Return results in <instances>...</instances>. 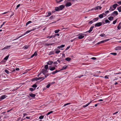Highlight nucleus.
Wrapping results in <instances>:
<instances>
[{"mask_svg":"<svg viewBox=\"0 0 121 121\" xmlns=\"http://www.w3.org/2000/svg\"><path fill=\"white\" fill-rule=\"evenodd\" d=\"M36 29V28H33L32 29H31L30 30H28L27 31H26V32L24 34H23V35H22L19 36L17 39H15L13 40V41L15 40H16V39H19V38H20L21 37H22V36H23L25 35L28 34V33H29V32H30L31 31H32L35 30Z\"/></svg>","mask_w":121,"mask_h":121,"instance_id":"f257e3e1","label":"nucleus"},{"mask_svg":"<svg viewBox=\"0 0 121 121\" xmlns=\"http://www.w3.org/2000/svg\"><path fill=\"white\" fill-rule=\"evenodd\" d=\"M45 79L44 77H40L38 78H34L32 79V82L34 81L35 80H37L42 79V80H44Z\"/></svg>","mask_w":121,"mask_h":121,"instance_id":"f03ea898","label":"nucleus"},{"mask_svg":"<svg viewBox=\"0 0 121 121\" xmlns=\"http://www.w3.org/2000/svg\"><path fill=\"white\" fill-rule=\"evenodd\" d=\"M109 40V39H106L104 40H103L101 41H100L99 42H98L97 43V44H102V43H104L105 42H107V41H108Z\"/></svg>","mask_w":121,"mask_h":121,"instance_id":"7ed1b4c3","label":"nucleus"},{"mask_svg":"<svg viewBox=\"0 0 121 121\" xmlns=\"http://www.w3.org/2000/svg\"><path fill=\"white\" fill-rule=\"evenodd\" d=\"M66 3L65 4V6L66 7H69L72 5L71 3L69 1H66Z\"/></svg>","mask_w":121,"mask_h":121,"instance_id":"20e7f679","label":"nucleus"},{"mask_svg":"<svg viewBox=\"0 0 121 121\" xmlns=\"http://www.w3.org/2000/svg\"><path fill=\"white\" fill-rule=\"evenodd\" d=\"M84 34H80L78 35V38L79 39H81L83 38L84 36Z\"/></svg>","mask_w":121,"mask_h":121,"instance_id":"39448f33","label":"nucleus"},{"mask_svg":"<svg viewBox=\"0 0 121 121\" xmlns=\"http://www.w3.org/2000/svg\"><path fill=\"white\" fill-rule=\"evenodd\" d=\"M118 14V13L117 11H115L111 14V15L113 16H116Z\"/></svg>","mask_w":121,"mask_h":121,"instance_id":"423d86ee","label":"nucleus"},{"mask_svg":"<svg viewBox=\"0 0 121 121\" xmlns=\"http://www.w3.org/2000/svg\"><path fill=\"white\" fill-rule=\"evenodd\" d=\"M102 23L99 22L95 24V26L98 27L101 26L102 25Z\"/></svg>","mask_w":121,"mask_h":121,"instance_id":"0eeeda50","label":"nucleus"},{"mask_svg":"<svg viewBox=\"0 0 121 121\" xmlns=\"http://www.w3.org/2000/svg\"><path fill=\"white\" fill-rule=\"evenodd\" d=\"M48 69H42V72L43 73V74H45L46 73H47L48 72V71L47 70Z\"/></svg>","mask_w":121,"mask_h":121,"instance_id":"6e6552de","label":"nucleus"},{"mask_svg":"<svg viewBox=\"0 0 121 121\" xmlns=\"http://www.w3.org/2000/svg\"><path fill=\"white\" fill-rule=\"evenodd\" d=\"M102 8V7L100 6H97L94 8V10H98V9L100 10Z\"/></svg>","mask_w":121,"mask_h":121,"instance_id":"1a4fd4ad","label":"nucleus"},{"mask_svg":"<svg viewBox=\"0 0 121 121\" xmlns=\"http://www.w3.org/2000/svg\"><path fill=\"white\" fill-rule=\"evenodd\" d=\"M7 97V96L6 95H3L0 96V99H1V100H2L3 99H4Z\"/></svg>","mask_w":121,"mask_h":121,"instance_id":"9d476101","label":"nucleus"},{"mask_svg":"<svg viewBox=\"0 0 121 121\" xmlns=\"http://www.w3.org/2000/svg\"><path fill=\"white\" fill-rule=\"evenodd\" d=\"M37 53L36 52H35L31 56V58H32L34 56H37Z\"/></svg>","mask_w":121,"mask_h":121,"instance_id":"9b49d317","label":"nucleus"},{"mask_svg":"<svg viewBox=\"0 0 121 121\" xmlns=\"http://www.w3.org/2000/svg\"><path fill=\"white\" fill-rule=\"evenodd\" d=\"M94 26H92L90 28L89 30L88 31V32H89V33L91 32L93 28H94Z\"/></svg>","mask_w":121,"mask_h":121,"instance_id":"f8f14e48","label":"nucleus"},{"mask_svg":"<svg viewBox=\"0 0 121 121\" xmlns=\"http://www.w3.org/2000/svg\"><path fill=\"white\" fill-rule=\"evenodd\" d=\"M118 6V5L117 4H115L112 5V6L113 7V8L115 10L116 9L117 7Z\"/></svg>","mask_w":121,"mask_h":121,"instance_id":"ddd939ff","label":"nucleus"},{"mask_svg":"<svg viewBox=\"0 0 121 121\" xmlns=\"http://www.w3.org/2000/svg\"><path fill=\"white\" fill-rule=\"evenodd\" d=\"M92 101H91L90 102L88 103L86 105H83V108H85L87 106L91 103Z\"/></svg>","mask_w":121,"mask_h":121,"instance_id":"4468645a","label":"nucleus"},{"mask_svg":"<svg viewBox=\"0 0 121 121\" xmlns=\"http://www.w3.org/2000/svg\"><path fill=\"white\" fill-rule=\"evenodd\" d=\"M11 47V46L9 45V46H6L5 47H4L2 49V50H3L5 49H7Z\"/></svg>","mask_w":121,"mask_h":121,"instance_id":"2eb2a0df","label":"nucleus"},{"mask_svg":"<svg viewBox=\"0 0 121 121\" xmlns=\"http://www.w3.org/2000/svg\"><path fill=\"white\" fill-rule=\"evenodd\" d=\"M115 49L116 50H121V47L119 46L115 48Z\"/></svg>","mask_w":121,"mask_h":121,"instance_id":"dca6fc26","label":"nucleus"},{"mask_svg":"<svg viewBox=\"0 0 121 121\" xmlns=\"http://www.w3.org/2000/svg\"><path fill=\"white\" fill-rule=\"evenodd\" d=\"M115 9H114V8H113L112 6H111L110 7L109 9V10L110 11H113Z\"/></svg>","mask_w":121,"mask_h":121,"instance_id":"f3484780","label":"nucleus"},{"mask_svg":"<svg viewBox=\"0 0 121 121\" xmlns=\"http://www.w3.org/2000/svg\"><path fill=\"white\" fill-rule=\"evenodd\" d=\"M67 65H64L61 69V70H63L64 69H65L67 68Z\"/></svg>","mask_w":121,"mask_h":121,"instance_id":"a211bd4d","label":"nucleus"},{"mask_svg":"<svg viewBox=\"0 0 121 121\" xmlns=\"http://www.w3.org/2000/svg\"><path fill=\"white\" fill-rule=\"evenodd\" d=\"M60 71V70H56V71H54L53 72H52V73L53 74H55L56 73L58 72H59Z\"/></svg>","mask_w":121,"mask_h":121,"instance_id":"6ab92c4d","label":"nucleus"},{"mask_svg":"<svg viewBox=\"0 0 121 121\" xmlns=\"http://www.w3.org/2000/svg\"><path fill=\"white\" fill-rule=\"evenodd\" d=\"M55 37V36L54 35H51L50 36H47L46 37V38L50 39L52 38H54Z\"/></svg>","mask_w":121,"mask_h":121,"instance_id":"aec40b11","label":"nucleus"},{"mask_svg":"<svg viewBox=\"0 0 121 121\" xmlns=\"http://www.w3.org/2000/svg\"><path fill=\"white\" fill-rule=\"evenodd\" d=\"M60 9V10H62L64 7V6L63 5H61L59 7Z\"/></svg>","mask_w":121,"mask_h":121,"instance_id":"412c9836","label":"nucleus"},{"mask_svg":"<svg viewBox=\"0 0 121 121\" xmlns=\"http://www.w3.org/2000/svg\"><path fill=\"white\" fill-rule=\"evenodd\" d=\"M108 19L109 20L112 21L113 20V17H108Z\"/></svg>","mask_w":121,"mask_h":121,"instance_id":"4be33fe9","label":"nucleus"},{"mask_svg":"<svg viewBox=\"0 0 121 121\" xmlns=\"http://www.w3.org/2000/svg\"><path fill=\"white\" fill-rule=\"evenodd\" d=\"M29 95L30 96L32 97H34L35 96V95L32 93L30 94Z\"/></svg>","mask_w":121,"mask_h":121,"instance_id":"5701e85b","label":"nucleus"},{"mask_svg":"<svg viewBox=\"0 0 121 121\" xmlns=\"http://www.w3.org/2000/svg\"><path fill=\"white\" fill-rule=\"evenodd\" d=\"M99 18V17H97L93 19V21H94V22H95L98 21V20Z\"/></svg>","mask_w":121,"mask_h":121,"instance_id":"b1692460","label":"nucleus"},{"mask_svg":"<svg viewBox=\"0 0 121 121\" xmlns=\"http://www.w3.org/2000/svg\"><path fill=\"white\" fill-rule=\"evenodd\" d=\"M53 62L52 61H49L48 62H47V63L48 65H50L52 64Z\"/></svg>","mask_w":121,"mask_h":121,"instance_id":"393cba45","label":"nucleus"},{"mask_svg":"<svg viewBox=\"0 0 121 121\" xmlns=\"http://www.w3.org/2000/svg\"><path fill=\"white\" fill-rule=\"evenodd\" d=\"M55 69V67H51L50 68V70L51 71H53Z\"/></svg>","mask_w":121,"mask_h":121,"instance_id":"a878e982","label":"nucleus"},{"mask_svg":"<svg viewBox=\"0 0 121 121\" xmlns=\"http://www.w3.org/2000/svg\"><path fill=\"white\" fill-rule=\"evenodd\" d=\"M9 55H8L7 56H6L4 58V60H7L8 58H9Z\"/></svg>","mask_w":121,"mask_h":121,"instance_id":"bb28decb","label":"nucleus"},{"mask_svg":"<svg viewBox=\"0 0 121 121\" xmlns=\"http://www.w3.org/2000/svg\"><path fill=\"white\" fill-rule=\"evenodd\" d=\"M117 9L119 12H121V6L117 8Z\"/></svg>","mask_w":121,"mask_h":121,"instance_id":"cd10ccee","label":"nucleus"},{"mask_svg":"<svg viewBox=\"0 0 121 121\" xmlns=\"http://www.w3.org/2000/svg\"><path fill=\"white\" fill-rule=\"evenodd\" d=\"M65 60L67 61H69L71 60V59L69 57H67L65 59Z\"/></svg>","mask_w":121,"mask_h":121,"instance_id":"c85d7f7f","label":"nucleus"},{"mask_svg":"<svg viewBox=\"0 0 121 121\" xmlns=\"http://www.w3.org/2000/svg\"><path fill=\"white\" fill-rule=\"evenodd\" d=\"M55 10L56 11H58L60 10V9L59 7H56L55 8Z\"/></svg>","mask_w":121,"mask_h":121,"instance_id":"c756f323","label":"nucleus"},{"mask_svg":"<svg viewBox=\"0 0 121 121\" xmlns=\"http://www.w3.org/2000/svg\"><path fill=\"white\" fill-rule=\"evenodd\" d=\"M37 85L35 84L33 85L32 86V87L34 88H35L37 87Z\"/></svg>","mask_w":121,"mask_h":121,"instance_id":"7c9ffc66","label":"nucleus"},{"mask_svg":"<svg viewBox=\"0 0 121 121\" xmlns=\"http://www.w3.org/2000/svg\"><path fill=\"white\" fill-rule=\"evenodd\" d=\"M51 12H48V14L47 15L46 17H49L50 15H51Z\"/></svg>","mask_w":121,"mask_h":121,"instance_id":"2f4dec72","label":"nucleus"},{"mask_svg":"<svg viewBox=\"0 0 121 121\" xmlns=\"http://www.w3.org/2000/svg\"><path fill=\"white\" fill-rule=\"evenodd\" d=\"M29 90L31 91L32 92L33 91H34L35 90V88H29Z\"/></svg>","mask_w":121,"mask_h":121,"instance_id":"473e14b6","label":"nucleus"},{"mask_svg":"<svg viewBox=\"0 0 121 121\" xmlns=\"http://www.w3.org/2000/svg\"><path fill=\"white\" fill-rule=\"evenodd\" d=\"M53 112L52 111H50L49 112H48L46 114V115H47V116H48V115H49L51 113H52Z\"/></svg>","mask_w":121,"mask_h":121,"instance_id":"72a5a7b5","label":"nucleus"},{"mask_svg":"<svg viewBox=\"0 0 121 121\" xmlns=\"http://www.w3.org/2000/svg\"><path fill=\"white\" fill-rule=\"evenodd\" d=\"M99 17L100 18H103V15L102 14H101L99 15Z\"/></svg>","mask_w":121,"mask_h":121,"instance_id":"f704fd0d","label":"nucleus"},{"mask_svg":"<svg viewBox=\"0 0 121 121\" xmlns=\"http://www.w3.org/2000/svg\"><path fill=\"white\" fill-rule=\"evenodd\" d=\"M29 46L27 45H25L24 47V49H27L28 48Z\"/></svg>","mask_w":121,"mask_h":121,"instance_id":"c9c22d12","label":"nucleus"},{"mask_svg":"<svg viewBox=\"0 0 121 121\" xmlns=\"http://www.w3.org/2000/svg\"><path fill=\"white\" fill-rule=\"evenodd\" d=\"M32 22L31 21H28L26 23V26H27L28 24H29L30 23H31Z\"/></svg>","mask_w":121,"mask_h":121,"instance_id":"e433bc0d","label":"nucleus"},{"mask_svg":"<svg viewBox=\"0 0 121 121\" xmlns=\"http://www.w3.org/2000/svg\"><path fill=\"white\" fill-rule=\"evenodd\" d=\"M51 85V84L49 83L46 86V87L47 88H48L50 87V86Z\"/></svg>","mask_w":121,"mask_h":121,"instance_id":"4c0bfd02","label":"nucleus"},{"mask_svg":"<svg viewBox=\"0 0 121 121\" xmlns=\"http://www.w3.org/2000/svg\"><path fill=\"white\" fill-rule=\"evenodd\" d=\"M121 26L120 25V24H119L117 26V29L119 30H120L121 29Z\"/></svg>","mask_w":121,"mask_h":121,"instance_id":"58836bf2","label":"nucleus"},{"mask_svg":"<svg viewBox=\"0 0 121 121\" xmlns=\"http://www.w3.org/2000/svg\"><path fill=\"white\" fill-rule=\"evenodd\" d=\"M54 54V52L53 51H52L51 52H49V55H51L53 54Z\"/></svg>","mask_w":121,"mask_h":121,"instance_id":"ea45409f","label":"nucleus"},{"mask_svg":"<svg viewBox=\"0 0 121 121\" xmlns=\"http://www.w3.org/2000/svg\"><path fill=\"white\" fill-rule=\"evenodd\" d=\"M44 69H48V65H46L44 66Z\"/></svg>","mask_w":121,"mask_h":121,"instance_id":"a19ab883","label":"nucleus"},{"mask_svg":"<svg viewBox=\"0 0 121 121\" xmlns=\"http://www.w3.org/2000/svg\"><path fill=\"white\" fill-rule=\"evenodd\" d=\"M44 116H40L39 117V118L40 119H42L44 117Z\"/></svg>","mask_w":121,"mask_h":121,"instance_id":"79ce46f5","label":"nucleus"},{"mask_svg":"<svg viewBox=\"0 0 121 121\" xmlns=\"http://www.w3.org/2000/svg\"><path fill=\"white\" fill-rule=\"evenodd\" d=\"M117 21V19H116L113 22V24H115L116 23Z\"/></svg>","mask_w":121,"mask_h":121,"instance_id":"37998d69","label":"nucleus"},{"mask_svg":"<svg viewBox=\"0 0 121 121\" xmlns=\"http://www.w3.org/2000/svg\"><path fill=\"white\" fill-rule=\"evenodd\" d=\"M59 31L60 30H55L54 32L55 33H57L59 32Z\"/></svg>","mask_w":121,"mask_h":121,"instance_id":"c03bdc74","label":"nucleus"},{"mask_svg":"<svg viewBox=\"0 0 121 121\" xmlns=\"http://www.w3.org/2000/svg\"><path fill=\"white\" fill-rule=\"evenodd\" d=\"M93 22H94V21H93V20H92L90 21L89 22V23L90 24H91Z\"/></svg>","mask_w":121,"mask_h":121,"instance_id":"a18cd8bd","label":"nucleus"},{"mask_svg":"<svg viewBox=\"0 0 121 121\" xmlns=\"http://www.w3.org/2000/svg\"><path fill=\"white\" fill-rule=\"evenodd\" d=\"M111 54H112L114 55L115 56L117 55V54L116 53H110Z\"/></svg>","mask_w":121,"mask_h":121,"instance_id":"49530a36","label":"nucleus"},{"mask_svg":"<svg viewBox=\"0 0 121 121\" xmlns=\"http://www.w3.org/2000/svg\"><path fill=\"white\" fill-rule=\"evenodd\" d=\"M20 4H18L16 6V8L15 9H17L20 6Z\"/></svg>","mask_w":121,"mask_h":121,"instance_id":"de8ad7c7","label":"nucleus"},{"mask_svg":"<svg viewBox=\"0 0 121 121\" xmlns=\"http://www.w3.org/2000/svg\"><path fill=\"white\" fill-rule=\"evenodd\" d=\"M105 22L106 23H109L110 22L108 19L106 20Z\"/></svg>","mask_w":121,"mask_h":121,"instance_id":"09e8293b","label":"nucleus"},{"mask_svg":"<svg viewBox=\"0 0 121 121\" xmlns=\"http://www.w3.org/2000/svg\"><path fill=\"white\" fill-rule=\"evenodd\" d=\"M70 104V103H67L65 104L63 106L65 107L67 105H69V104Z\"/></svg>","mask_w":121,"mask_h":121,"instance_id":"8fccbe9b","label":"nucleus"},{"mask_svg":"<svg viewBox=\"0 0 121 121\" xmlns=\"http://www.w3.org/2000/svg\"><path fill=\"white\" fill-rule=\"evenodd\" d=\"M53 16H52L49 17V18L50 19L52 20L53 19Z\"/></svg>","mask_w":121,"mask_h":121,"instance_id":"3c124183","label":"nucleus"},{"mask_svg":"<svg viewBox=\"0 0 121 121\" xmlns=\"http://www.w3.org/2000/svg\"><path fill=\"white\" fill-rule=\"evenodd\" d=\"M109 11L108 10H107V11H106L105 13V14H106V15H107V14L109 12Z\"/></svg>","mask_w":121,"mask_h":121,"instance_id":"603ef678","label":"nucleus"},{"mask_svg":"<svg viewBox=\"0 0 121 121\" xmlns=\"http://www.w3.org/2000/svg\"><path fill=\"white\" fill-rule=\"evenodd\" d=\"M60 52V50H57L56 51V54L59 53Z\"/></svg>","mask_w":121,"mask_h":121,"instance_id":"864d4df0","label":"nucleus"},{"mask_svg":"<svg viewBox=\"0 0 121 121\" xmlns=\"http://www.w3.org/2000/svg\"><path fill=\"white\" fill-rule=\"evenodd\" d=\"M105 35V34H102L100 35L99 36L101 37H104Z\"/></svg>","mask_w":121,"mask_h":121,"instance_id":"5fc2aeb1","label":"nucleus"},{"mask_svg":"<svg viewBox=\"0 0 121 121\" xmlns=\"http://www.w3.org/2000/svg\"><path fill=\"white\" fill-rule=\"evenodd\" d=\"M6 22H3V23L1 25L0 27V28H1L3 26L4 24Z\"/></svg>","mask_w":121,"mask_h":121,"instance_id":"6e6d98bb","label":"nucleus"},{"mask_svg":"<svg viewBox=\"0 0 121 121\" xmlns=\"http://www.w3.org/2000/svg\"><path fill=\"white\" fill-rule=\"evenodd\" d=\"M65 46V45H64L62 44L60 46V47L61 48H64V47Z\"/></svg>","mask_w":121,"mask_h":121,"instance_id":"4d7b16f0","label":"nucleus"},{"mask_svg":"<svg viewBox=\"0 0 121 121\" xmlns=\"http://www.w3.org/2000/svg\"><path fill=\"white\" fill-rule=\"evenodd\" d=\"M5 72L7 73H9V71L7 69H5Z\"/></svg>","mask_w":121,"mask_h":121,"instance_id":"13d9d810","label":"nucleus"},{"mask_svg":"<svg viewBox=\"0 0 121 121\" xmlns=\"http://www.w3.org/2000/svg\"><path fill=\"white\" fill-rule=\"evenodd\" d=\"M57 62H58L59 63H60L61 61V60L60 59H58L57 60Z\"/></svg>","mask_w":121,"mask_h":121,"instance_id":"bf43d9fd","label":"nucleus"},{"mask_svg":"<svg viewBox=\"0 0 121 121\" xmlns=\"http://www.w3.org/2000/svg\"><path fill=\"white\" fill-rule=\"evenodd\" d=\"M102 14L103 15V17H105L106 16V14H105V13H103Z\"/></svg>","mask_w":121,"mask_h":121,"instance_id":"052dcab7","label":"nucleus"},{"mask_svg":"<svg viewBox=\"0 0 121 121\" xmlns=\"http://www.w3.org/2000/svg\"><path fill=\"white\" fill-rule=\"evenodd\" d=\"M83 76V75H82L81 76H77V77L76 78H80L81 77H82Z\"/></svg>","mask_w":121,"mask_h":121,"instance_id":"680f3d73","label":"nucleus"},{"mask_svg":"<svg viewBox=\"0 0 121 121\" xmlns=\"http://www.w3.org/2000/svg\"><path fill=\"white\" fill-rule=\"evenodd\" d=\"M104 78L106 79H108V76L107 75L105 76H104Z\"/></svg>","mask_w":121,"mask_h":121,"instance_id":"e2e57ef3","label":"nucleus"},{"mask_svg":"<svg viewBox=\"0 0 121 121\" xmlns=\"http://www.w3.org/2000/svg\"><path fill=\"white\" fill-rule=\"evenodd\" d=\"M91 59H92L93 60H95L96 59V58L95 57H93L91 58Z\"/></svg>","mask_w":121,"mask_h":121,"instance_id":"0e129e2a","label":"nucleus"},{"mask_svg":"<svg viewBox=\"0 0 121 121\" xmlns=\"http://www.w3.org/2000/svg\"><path fill=\"white\" fill-rule=\"evenodd\" d=\"M54 64L56 65L58 64V63L57 61L54 62Z\"/></svg>","mask_w":121,"mask_h":121,"instance_id":"69168bd1","label":"nucleus"},{"mask_svg":"<svg viewBox=\"0 0 121 121\" xmlns=\"http://www.w3.org/2000/svg\"><path fill=\"white\" fill-rule=\"evenodd\" d=\"M70 46L66 48L65 50H68L70 48Z\"/></svg>","mask_w":121,"mask_h":121,"instance_id":"338daca9","label":"nucleus"},{"mask_svg":"<svg viewBox=\"0 0 121 121\" xmlns=\"http://www.w3.org/2000/svg\"><path fill=\"white\" fill-rule=\"evenodd\" d=\"M117 3H118L119 4L121 5V1L117 2Z\"/></svg>","mask_w":121,"mask_h":121,"instance_id":"774afa93","label":"nucleus"}]
</instances>
